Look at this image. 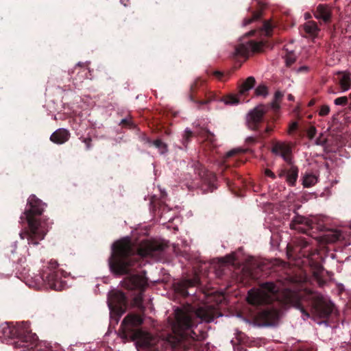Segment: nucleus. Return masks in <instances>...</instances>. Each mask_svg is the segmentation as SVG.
<instances>
[{"mask_svg":"<svg viewBox=\"0 0 351 351\" xmlns=\"http://www.w3.org/2000/svg\"><path fill=\"white\" fill-rule=\"evenodd\" d=\"M194 169L195 173L197 174L201 184H197V186L201 188L204 193L213 192L217 187L215 185V175L210 171L206 170L204 167L199 162L194 163Z\"/></svg>","mask_w":351,"mask_h":351,"instance_id":"9b49d317","label":"nucleus"},{"mask_svg":"<svg viewBox=\"0 0 351 351\" xmlns=\"http://www.w3.org/2000/svg\"><path fill=\"white\" fill-rule=\"evenodd\" d=\"M71 134L64 128H59L50 136V141L56 144H63L69 141Z\"/></svg>","mask_w":351,"mask_h":351,"instance_id":"412c9836","label":"nucleus"},{"mask_svg":"<svg viewBox=\"0 0 351 351\" xmlns=\"http://www.w3.org/2000/svg\"><path fill=\"white\" fill-rule=\"evenodd\" d=\"M317 182V176L312 173H306L303 177L302 184L304 187L308 188L315 185Z\"/></svg>","mask_w":351,"mask_h":351,"instance_id":"cd10ccee","label":"nucleus"},{"mask_svg":"<svg viewBox=\"0 0 351 351\" xmlns=\"http://www.w3.org/2000/svg\"><path fill=\"white\" fill-rule=\"evenodd\" d=\"M336 81L342 91H346L351 87V78L348 73L338 72L337 73Z\"/></svg>","mask_w":351,"mask_h":351,"instance_id":"5701e85b","label":"nucleus"},{"mask_svg":"<svg viewBox=\"0 0 351 351\" xmlns=\"http://www.w3.org/2000/svg\"><path fill=\"white\" fill-rule=\"evenodd\" d=\"M56 261L51 260L48 266L43 269L41 273L42 280L47 283L51 289L61 290L63 285L62 278L64 276V271L58 268Z\"/></svg>","mask_w":351,"mask_h":351,"instance_id":"6e6552de","label":"nucleus"},{"mask_svg":"<svg viewBox=\"0 0 351 351\" xmlns=\"http://www.w3.org/2000/svg\"><path fill=\"white\" fill-rule=\"evenodd\" d=\"M199 284V278L195 275L193 278L184 279L178 283L176 291L183 297L186 298L190 295L188 289L191 287H196Z\"/></svg>","mask_w":351,"mask_h":351,"instance_id":"aec40b11","label":"nucleus"},{"mask_svg":"<svg viewBox=\"0 0 351 351\" xmlns=\"http://www.w3.org/2000/svg\"><path fill=\"white\" fill-rule=\"evenodd\" d=\"M147 143H148L150 145H154L156 147H157L160 150L161 154H164L167 151V145L165 143H163L160 139H156L152 141L147 138Z\"/></svg>","mask_w":351,"mask_h":351,"instance_id":"c756f323","label":"nucleus"},{"mask_svg":"<svg viewBox=\"0 0 351 351\" xmlns=\"http://www.w3.org/2000/svg\"><path fill=\"white\" fill-rule=\"evenodd\" d=\"M196 132L198 136L204 138V147H208L211 152L217 147L215 136L209 130L206 128H200Z\"/></svg>","mask_w":351,"mask_h":351,"instance_id":"a211bd4d","label":"nucleus"},{"mask_svg":"<svg viewBox=\"0 0 351 351\" xmlns=\"http://www.w3.org/2000/svg\"><path fill=\"white\" fill-rule=\"evenodd\" d=\"M283 93L277 90L274 94V98L270 105H260L252 110L247 116V125L249 129L257 130L258 124L261 123L264 119L265 114L271 108L274 112H277L280 109V103L283 97Z\"/></svg>","mask_w":351,"mask_h":351,"instance_id":"423d86ee","label":"nucleus"},{"mask_svg":"<svg viewBox=\"0 0 351 351\" xmlns=\"http://www.w3.org/2000/svg\"><path fill=\"white\" fill-rule=\"evenodd\" d=\"M213 75L219 80H221L223 76V73L219 71H215L213 72Z\"/></svg>","mask_w":351,"mask_h":351,"instance_id":"37998d69","label":"nucleus"},{"mask_svg":"<svg viewBox=\"0 0 351 351\" xmlns=\"http://www.w3.org/2000/svg\"><path fill=\"white\" fill-rule=\"evenodd\" d=\"M265 175L266 176L271 178L273 180H274L276 178L275 173L271 170H270L269 169H266L265 170Z\"/></svg>","mask_w":351,"mask_h":351,"instance_id":"ea45409f","label":"nucleus"},{"mask_svg":"<svg viewBox=\"0 0 351 351\" xmlns=\"http://www.w3.org/2000/svg\"><path fill=\"white\" fill-rule=\"evenodd\" d=\"M143 323V317L139 315L130 314L128 315L122 321L121 326L125 328V330H130L131 327H136L141 326Z\"/></svg>","mask_w":351,"mask_h":351,"instance_id":"4be33fe9","label":"nucleus"},{"mask_svg":"<svg viewBox=\"0 0 351 351\" xmlns=\"http://www.w3.org/2000/svg\"><path fill=\"white\" fill-rule=\"evenodd\" d=\"M308 245V242L306 241L304 239H301V245L302 247H306Z\"/></svg>","mask_w":351,"mask_h":351,"instance_id":"49530a36","label":"nucleus"},{"mask_svg":"<svg viewBox=\"0 0 351 351\" xmlns=\"http://www.w3.org/2000/svg\"><path fill=\"white\" fill-rule=\"evenodd\" d=\"M214 318V311L208 307H199L194 313L178 308L175 311L172 333L161 340L163 351H189L196 341H204L207 336L204 331L198 334L195 332L197 319L209 323Z\"/></svg>","mask_w":351,"mask_h":351,"instance_id":"f257e3e1","label":"nucleus"},{"mask_svg":"<svg viewBox=\"0 0 351 351\" xmlns=\"http://www.w3.org/2000/svg\"><path fill=\"white\" fill-rule=\"evenodd\" d=\"M46 204L35 195L27 199L26 208L20 217V223H27L21 231V239H27L29 245H37L48 232V225L41 219Z\"/></svg>","mask_w":351,"mask_h":351,"instance_id":"7ed1b4c3","label":"nucleus"},{"mask_svg":"<svg viewBox=\"0 0 351 351\" xmlns=\"http://www.w3.org/2000/svg\"><path fill=\"white\" fill-rule=\"evenodd\" d=\"M313 15L317 20L322 21L325 23H329L332 19V10L327 4H319L315 10Z\"/></svg>","mask_w":351,"mask_h":351,"instance_id":"6ab92c4d","label":"nucleus"},{"mask_svg":"<svg viewBox=\"0 0 351 351\" xmlns=\"http://www.w3.org/2000/svg\"><path fill=\"white\" fill-rule=\"evenodd\" d=\"M256 80L254 77H248L239 86V93L245 95L255 85Z\"/></svg>","mask_w":351,"mask_h":351,"instance_id":"bb28decb","label":"nucleus"},{"mask_svg":"<svg viewBox=\"0 0 351 351\" xmlns=\"http://www.w3.org/2000/svg\"><path fill=\"white\" fill-rule=\"evenodd\" d=\"M279 317V312L274 308L267 307L260 311L257 318L263 326H271L276 324Z\"/></svg>","mask_w":351,"mask_h":351,"instance_id":"dca6fc26","label":"nucleus"},{"mask_svg":"<svg viewBox=\"0 0 351 351\" xmlns=\"http://www.w3.org/2000/svg\"><path fill=\"white\" fill-rule=\"evenodd\" d=\"M297 128H298V123L295 122V123H293L290 125L289 130H290V132H292V131L295 130Z\"/></svg>","mask_w":351,"mask_h":351,"instance_id":"c03bdc74","label":"nucleus"},{"mask_svg":"<svg viewBox=\"0 0 351 351\" xmlns=\"http://www.w3.org/2000/svg\"><path fill=\"white\" fill-rule=\"evenodd\" d=\"M286 64L287 66H290L295 61V58L292 55H289L286 57Z\"/></svg>","mask_w":351,"mask_h":351,"instance_id":"e433bc0d","label":"nucleus"},{"mask_svg":"<svg viewBox=\"0 0 351 351\" xmlns=\"http://www.w3.org/2000/svg\"><path fill=\"white\" fill-rule=\"evenodd\" d=\"M289 165V169L284 168L279 171L278 177L280 178H285L287 184L291 186H294L298 178L299 169L293 164V161H291V165Z\"/></svg>","mask_w":351,"mask_h":351,"instance_id":"f3484780","label":"nucleus"},{"mask_svg":"<svg viewBox=\"0 0 351 351\" xmlns=\"http://www.w3.org/2000/svg\"><path fill=\"white\" fill-rule=\"evenodd\" d=\"M261 34H264L265 36L269 37L272 34L273 26L271 23L268 21H265L261 27L258 29Z\"/></svg>","mask_w":351,"mask_h":351,"instance_id":"c85d7f7f","label":"nucleus"},{"mask_svg":"<svg viewBox=\"0 0 351 351\" xmlns=\"http://www.w3.org/2000/svg\"><path fill=\"white\" fill-rule=\"evenodd\" d=\"M147 285V280L144 275L130 274L122 281V286L127 290L136 291L133 302L138 308L143 306V293Z\"/></svg>","mask_w":351,"mask_h":351,"instance_id":"0eeeda50","label":"nucleus"},{"mask_svg":"<svg viewBox=\"0 0 351 351\" xmlns=\"http://www.w3.org/2000/svg\"><path fill=\"white\" fill-rule=\"evenodd\" d=\"M326 139H324V140L322 141V140H321V138H318L316 140V143H317V145H324V144L326 143Z\"/></svg>","mask_w":351,"mask_h":351,"instance_id":"a18cd8bd","label":"nucleus"},{"mask_svg":"<svg viewBox=\"0 0 351 351\" xmlns=\"http://www.w3.org/2000/svg\"><path fill=\"white\" fill-rule=\"evenodd\" d=\"M304 30L310 36L315 37L318 34L319 29L314 21H308L304 24Z\"/></svg>","mask_w":351,"mask_h":351,"instance_id":"a878e982","label":"nucleus"},{"mask_svg":"<svg viewBox=\"0 0 351 351\" xmlns=\"http://www.w3.org/2000/svg\"><path fill=\"white\" fill-rule=\"evenodd\" d=\"M271 151L274 154L280 156L288 165H291L292 149L289 143L280 141L274 142Z\"/></svg>","mask_w":351,"mask_h":351,"instance_id":"2eb2a0df","label":"nucleus"},{"mask_svg":"<svg viewBox=\"0 0 351 351\" xmlns=\"http://www.w3.org/2000/svg\"><path fill=\"white\" fill-rule=\"evenodd\" d=\"M316 134V129L315 127H311L308 131V136L309 138H313Z\"/></svg>","mask_w":351,"mask_h":351,"instance_id":"a19ab883","label":"nucleus"},{"mask_svg":"<svg viewBox=\"0 0 351 351\" xmlns=\"http://www.w3.org/2000/svg\"><path fill=\"white\" fill-rule=\"evenodd\" d=\"M82 142L86 145L87 149H89L91 147V142H92L91 138H90V137L84 138L82 139Z\"/></svg>","mask_w":351,"mask_h":351,"instance_id":"58836bf2","label":"nucleus"},{"mask_svg":"<svg viewBox=\"0 0 351 351\" xmlns=\"http://www.w3.org/2000/svg\"><path fill=\"white\" fill-rule=\"evenodd\" d=\"M257 3L259 5V9L257 10H251V8H249V10L252 12V16L250 18H245L243 20V25L246 26L251 23L258 20L262 14V9H263L265 4L262 3L261 1H257Z\"/></svg>","mask_w":351,"mask_h":351,"instance_id":"393cba45","label":"nucleus"},{"mask_svg":"<svg viewBox=\"0 0 351 351\" xmlns=\"http://www.w3.org/2000/svg\"><path fill=\"white\" fill-rule=\"evenodd\" d=\"M120 124L130 128H134L135 126L132 120L128 119H122Z\"/></svg>","mask_w":351,"mask_h":351,"instance_id":"f704fd0d","label":"nucleus"},{"mask_svg":"<svg viewBox=\"0 0 351 351\" xmlns=\"http://www.w3.org/2000/svg\"><path fill=\"white\" fill-rule=\"evenodd\" d=\"M261 123L258 124V126ZM258 132L257 137L250 136L246 138V143L247 144H254L257 141V138L259 139H264L267 138L273 131V128L270 125H267L264 130H260L259 128L257 130H254Z\"/></svg>","mask_w":351,"mask_h":351,"instance_id":"b1692460","label":"nucleus"},{"mask_svg":"<svg viewBox=\"0 0 351 351\" xmlns=\"http://www.w3.org/2000/svg\"><path fill=\"white\" fill-rule=\"evenodd\" d=\"M255 94L257 96L265 97L268 94L267 88L265 85H259L255 89Z\"/></svg>","mask_w":351,"mask_h":351,"instance_id":"7c9ffc66","label":"nucleus"},{"mask_svg":"<svg viewBox=\"0 0 351 351\" xmlns=\"http://www.w3.org/2000/svg\"><path fill=\"white\" fill-rule=\"evenodd\" d=\"M144 335L145 333L143 332V331H142L141 329H138L134 333V339L141 338Z\"/></svg>","mask_w":351,"mask_h":351,"instance_id":"4c0bfd02","label":"nucleus"},{"mask_svg":"<svg viewBox=\"0 0 351 351\" xmlns=\"http://www.w3.org/2000/svg\"><path fill=\"white\" fill-rule=\"evenodd\" d=\"M306 70H308V67H306V66H301V67L299 68L298 71L302 72V71H306Z\"/></svg>","mask_w":351,"mask_h":351,"instance_id":"09e8293b","label":"nucleus"},{"mask_svg":"<svg viewBox=\"0 0 351 351\" xmlns=\"http://www.w3.org/2000/svg\"><path fill=\"white\" fill-rule=\"evenodd\" d=\"M257 32L256 29H252L245 34L234 50V56L247 59L250 53H259L262 51L264 46L263 41H256L254 40H245L246 38L253 36Z\"/></svg>","mask_w":351,"mask_h":351,"instance_id":"1a4fd4ad","label":"nucleus"},{"mask_svg":"<svg viewBox=\"0 0 351 351\" xmlns=\"http://www.w3.org/2000/svg\"><path fill=\"white\" fill-rule=\"evenodd\" d=\"M238 152H239L238 149H232V150L229 151L228 152H227L226 157V158L232 157V156H235Z\"/></svg>","mask_w":351,"mask_h":351,"instance_id":"79ce46f5","label":"nucleus"},{"mask_svg":"<svg viewBox=\"0 0 351 351\" xmlns=\"http://www.w3.org/2000/svg\"><path fill=\"white\" fill-rule=\"evenodd\" d=\"M283 297L286 304L293 306L300 310L304 316V319L310 317L309 313L303 307L301 303V296L299 293L290 289H286L283 293Z\"/></svg>","mask_w":351,"mask_h":351,"instance_id":"ddd939ff","label":"nucleus"},{"mask_svg":"<svg viewBox=\"0 0 351 351\" xmlns=\"http://www.w3.org/2000/svg\"><path fill=\"white\" fill-rule=\"evenodd\" d=\"M330 112V107L328 105H323L319 112V115L324 117Z\"/></svg>","mask_w":351,"mask_h":351,"instance_id":"72a5a7b5","label":"nucleus"},{"mask_svg":"<svg viewBox=\"0 0 351 351\" xmlns=\"http://www.w3.org/2000/svg\"><path fill=\"white\" fill-rule=\"evenodd\" d=\"M308 298L316 316L322 319H328L330 317L334 308V304L330 301H327L322 295L313 292L308 293Z\"/></svg>","mask_w":351,"mask_h":351,"instance_id":"9d476101","label":"nucleus"},{"mask_svg":"<svg viewBox=\"0 0 351 351\" xmlns=\"http://www.w3.org/2000/svg\"><path fill=\"white\" fill-rule=\"evenodd\" d=\"M108 302L110 309L121 313L125 312L128 305V299L125 293L117 290L109 293Z\"/></svg>","mask_w":351,"mask_h":351,"instance_id":"f8f14e48","label":"nucleus"},{"mask_svg":"<svg viewBox=\"0 0 351 351\" xmlns=\"http://www.w3.org/2000/svg\"><path fill=\"white\" fill-rule=\"evenodd\" d=\"M293 99H294V97H293L291 94H289V95H288V99H289V101H293Z\"/></svg>","mask_w":351,"mask_h":351,"instance_id":"8fccbe9b","label":"nucleus"},{"mask_svg":"<svg viewBox=\"0 0 351 351\" xmlns=\"http://www.w3.org/2000/svg\"><path fill=\"white\" fill-rule=\"evenodd\" d=\"M204 84V80L197 78L191 85L189 97L191 101L199 106L206 104L211 101H223L226 105H237L239 103V99L234 95L221 97L213 92L206 93Z\"/></svg>","mask_w":351,"mask_h":351,"instance_id":"20e7f679","label":"nucleus"},{"mask_svg":"<svg viewBox=\"0 0 351 351\" xmlns=\"http://www.w3.org/2000/svg\"><path fill=\"white\" fill-rule=\"evenodd\" d=\"M304 16L305 20H309L312 17L311 14L309 12H306Z\"/></svg>","mask_w":351,"mask_h":351,"instance_id":"de8ad7c7","label":"nucleus"},{"mask_svg":"<svg viewBox=\"0 0 351 351\" xmlns=\"http://www.w3.org/2000/svg\"><path fill=\"white\" fill-rule=\"evenodd\" d=\"M193 133L189 129H186L183 136V145L186 146V144L191 141L193 137Z\"/></svg>","mask_w":351,"mask_h":351,"instance_id":"2f4dec72","label":"nucleus"},{"mask_svg":"<svg viewBox=\"0 0 351 351\" xmlns=\"http://www.w3.org/2000/svg\"><path fill=\"white\" fill-rule=\"evenodd\" d=\"M334 103L337 106H345L348 103V99L346 96L339 97L335 99Z\"/></svg>","mask_w":351,"mask_h":351,"instance_id":"473e14b6","label":"nucleus"},{"mask_svg":"<svg viewBox=\"0 0 351 351\" xmlns=\"http://www.w3.org/2000/svg\"><path fill=\"white\" fill-rule=\"evenodd\" d=\"M290 227L299 232L310 234V231L314 228L313 220L302 215H295L291 223Z\"/></svg>","mask_w":351,"mask_h":351,"instance_id":"4468645a","label":"nucleus"},{"mask_svg":"<svg viewBox=\"0 0 351 351\" xmlns=\"http://www.w3.org/2000/svg\"><path fill=\"white\" fill-rule=\"evenodd\" d=\"M350 109L351 110V102H350Z\"/></svg>","mask_w":351,"mask_h":351,"instance_id":"864d4df0","label":"nucleus"},{"mask_svg":"<svg viewBox=\"0 0 351 351\" xmlns=\"http://www.w3.org/2000/svg\"><path fill=\"white\" fill-rule=\"evenodd\" d=\"M257 290L251 289L248 292L249 304L259 306L271 304L278 297L279 287L274 282H265Z\"/></svg>","mask_w":351,"mask_h":351,"instance_id":"39448f33","label":"nucleus"},{"mask_svg":"<svg viewBox=\"0 0 351 351\" xmlns=\"http://www.w3.org/2000/svg\"><path fill=\"white\" fill-rule=\"evenodd\" d=\"M49 351H64V350H62L61 349L53 350L51 348L49 347Z\"/></svg>","mask_w":351,"mask_h":351,"instance_id":"3c124183","label":"nucleus"},{"mask_svg":"<svg viewBox=\"0 0 351 351\" xmlns=\"http://www.w3.org/2000/svg\"><path fill=\"white\" fill-rule=\"evenodd\" d=\"M314 104H315L314 100H311L308 103V106H313Z\"/></svg>","mask_w":351,"mask_h":351,"instance_id":"603ef678","label":"nucleus"},{"mask_svg":"<svg viewBox=\"0 0 351 351\" xmlns=\"http://www.w3.org/2000/svg\"><path fill=\"white\" fill-rule=\"evenodd\" d=\"M167 245L157 241L145 240L136 248L129 239L114 243L112 253L108 259L110 271L116 275L128 274L135 263V256L139 257L158 256Z\"/></svg>","mask_w":351,"mask_h":351,"instance_id":"f03ea898","label":"nucleus"},{"mask_svg":"<svg viewBox=\"0 0 351 351\" xmlns=\"http://www.w3.org/2000/svg\"><path fill=\"white\" fill-rule=\"evenodd\" d=\"M341 234L339 232H335L331 235V238L328 239L329 242L334 243L340 239Z\"/></svg>","mask_w":351,"mask_h":351,"instance_id":"c9c22d12","label":"nucleus"}]
</instances>
